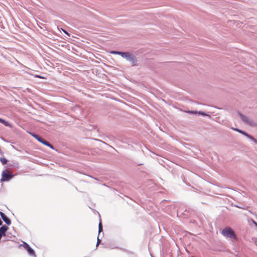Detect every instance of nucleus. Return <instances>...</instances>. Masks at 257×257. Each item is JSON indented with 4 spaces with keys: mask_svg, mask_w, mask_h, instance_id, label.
<instances>
[{
    "mask_svg": "<svg viewBox=\"0 0 257 257\" xmlns=\"http://www.w3.org/2000/svg\"><path fill=\"white\" fill-rule=\"evenodd\" d=\"M223 236L230 238L236 239V236L234 231L230 227H226L222 231Z\"/></svg>",
    "mask_w": 257,
    "mask_h": 257,
    "instance_id": "nucleus-1",
    "label": "nucleus"
},
{
    "mask_svg": "<svg viewBox=\"0 0 257 257\" xmlns=\"http://www.w3.org/2000/svg\"><path fill=\"white\" fill-rule=\"evenodd\" d=\"M30 135L32 136L34 138L37 140L39 142L42 143L43 144L50 147V148L54 149V147L52 145L50 144L48 141L42 139L38 135H36L34 133H30Z\"/></svg>",
    "mask_w": 257,
    "mask_h": 257,
    "instance_id": "nucleus-2",
    "label": "nucleus"
},
{
    "mask_svg": "<svg viewBox=\"0 0 257 257\" xmlns=\"http://www.w3.org/2000/svg\"><path fill=\"white\" fill-rule=\"evenodd\" d=\"M14 175L10 174L8 171H4L2 172L1 182L9 181L13 177Z\"/></svg>",
    "mask_w": 257,
    "mask_h": 257,
    "instance_id": "nucleus-3",
    "label": "nucleus"
},
{
    "mask_svg": "<svg viewBox=\"0 0 257 257\" xmlns=\"http://www.w3.org/2000/svg\"><path fill=\"white\" fill-rule=\"evenodd\" d=\"M120 55L122 57L126 58L127 60L132 61L133 64V65H135V63H136L137 60L129 53L121 52V53H120Z\"/></svg>",
    "mask_w": 257,
    "mask_h": 257,
    "instance_id": "nucleus-4",
    "label": "nucleus"
},
{
    "mask_svg": "<svg viewBox=\"0 0 257 257\" xmlns=\"http://www.w3.org/2000/svg\"><path fill=\"white\" fill-rule=\"evenodd\" d=\"M238 114H239V116H240V117L241 118L242 120L244 122L246 123L248 125L252 126H255L256 125V123L255 122L249 120L247 117L243 115V114H242L240 113H239Z\"/></svg>",
    "mask_w": 257,
    "mask_h": 257,
    "instance_id": "nucleus-5",
    "label": "nucleus"
},
{
    "mask_svg": "<svg viewBox=\"0 0 257 257\" xmlns=\"http://www.w3.org/2000/svg\"><path fill=\"white\" fill-rule=\"evenodd\" d=\"M233 130L243 135L244 136H246V137H247L248 138L251 139V140H252L254 143H256L257 144V140L256 139H255L254 138H253L252 136H251L250 135H248V134H247L246 132H244V131H242L240 130H239L238 128H232Z\"/></svg>",
    "mask_w": 257,
    "mask_h": 257,
    "instance_id": "nucleus-6",
    "label": "nucleus"
},
{
    "mask_svg": "<svg viewBox=\"0 0 257 257\" xmlns=\"http://www.w3.org/2000/svg\"><path fill=\"white\" fill-rule=\"evenodd\" d=\"M0 215L2 218V219H3V220L6 222V223L8 225H10L11 224V220L8 218L6 215L5 214L2 212H0Z\"/></svg>",
    "mask_w": 257,
    "mask_h": 257,
    "instance_id": "nucleus-7",
    "label": "nucleus"
},
{
    "mask_svg": "<svg viewBox=\"0 0 257 257\" xmlns=\"http://www.w3.org/2000/svg\"><path fill=\"white\" fill-rule=\"evenodd\" d=\"M8 229V227L6 225H4L0 228L1 238H2V236L6 235V232L7 231Z\"/></svg>",
    "mask_w": 257,
    "mask_h": 257,
    "instance_id": "nucleus-8",
    "label": "nucleus"
},
{
    "mask_svg": "<svg viewBox=\"0 0 257 257\" xmlns=\"http://www.w3.org/2000/svg\"><path fill=\"white\" fill-rule=\"evenodd\" d=\"M24 246L30 254L33 255L35 253L34 250L27 243H25Z\"/></svg>",
    "mask_w": 257,
    "mask_h": 257,
    "instance_id": "nucleus-9",
    "label": "nucleus"
},
{
    "mask_svg": "<svg viewBox=\"0 0 257 257\" xmlns=\"http://www.w3.org/2000/svg\"><path fill=\"white\" fill-rule=\"evenodd\" d=\"M0 122L4 124L5 126L11 127V125L9 122L3 119V118H0Z\"/></svg>",
    "mask_w": 257,
    "mask_h": 257,
    "instance_id": "nucleus-10",
    "label": "nucleus"
},
{
    "mask_svg": "<svg viewBox=\"0 0 257 257\" xmlns=\"http://www.w3.org/2000/svg\"><path fill=\"white\" fill-rule=\"evenodd\" d=\"M0 161L3 165L6 164L7 163V160L5 158H0Z\"/></svg>",
    "mask_w": 257,
    "mask_h": 257,
    "instance_id": "nucleus-11",
    "label": "nucleus"
},
{
    "mask_svg": "<svg viewBox=\"0 0 257 257\" xmlns=\"http://www.w3.org/2000/svg\"><path fill=\"white\" fill-rule=\"evenodd\" d=\"M102 231V225L101 222L99 223V233Z\"/></svg>",
    "mask_w": 257,
    "mask_h": 257,
    "instance_id": "nucleus-12",
    "label": "nucleus"
},
{
    "mask_svg": "<svg viewBox=\"0 0 257 257\" xmlns=\"http://www.w3.org/2000/svg\"><path fill=\"white\" fill-rule=\"evenodd\" d=\"M110 53L114 54H119V55H120V53H121V52H118V51H112L110 52Z\"/></svg>",
    "mask_w": 257,
    "mask_h": 257,
    "instance_id": "nucleus-13",
    "label": "nucleus"
},
{
    "mask_svg": "<svg viewBox=\"0 0 257 257\" xmlns=\"http://www.w3.org/2000/svg\"><path fill=\"white\" fill-rule=\"evenodd\" d=\"M36 77H38V78H43V79H45V77L40 76L39 75H36Z\"/></svg>",
    "mask_w": 257,
    "mask_h": 257,
    "instance_id": "nucleus-14",
    "label": "nucleus"
},
{
    "mask_svg": "<svg viewBox=\"0 0 257 257\" xmlns=\"http://www.w3.org/2000/svg\"><path fill=\"white\" fill-rule=\"evenodd\" d=\"M187 112H188L189 113H196L195 112L192 111H188Z\"/></svg>",
    "mask_w": 257,
    "mask_h": 257,
    "instance_id": "nucleus-15",
    "label": "nucleus"
},
{
    "mask_svg": "<svg viewBox=\"0 0 257 257\" xmlns=\"http://www.w3.org/2000/svg\"><path fill=\"white\" fill-rule=\"evenodd\" d=\"M199 113L201 114H202L203 115H205V114L204 112H199Z\"/></svg>",
    "mask_w": 257,
    "mask_h": 257,
    "instance_id": "nucleus-16",
    "label": "nucleus"
},
{
    "mask_svg": "<svg viewBox=\"0 0 257 257\" xmlns=\"http://www.w3.org/2000/svg\"><path fill=\"white\" fill-rule=\"evenodd\" d=\"M63 32H64V33L66 34L67 35H69V34L65 31V30H63Z\"/></svg>",
    "mask_w": 257,
    "mask_h": 257,
    "instance_id": "nucleus-17",
    "label": "nucleus"
},
{
    "mask_svg": "<svg viewBox=\"0 0 257 257\" xmlns=\"http://www.w3.org/2000/svg\"><path fill=\"white\" fill-rule=\"evenodd\" d=\"M2 221H1V220L0 219V226L2 225Z\"/></svg>",
    "mask_w": 257,
    "mask_h": 257,
    "instance_id": "nucleus-18",
    "label": "nucleus"
},
{
    "mask_svg": "<svg viewBox=\"0 0 257 257\" xmlns=\"http://www.w3.org/2000/svg\"><path fill=\"white\" fill-rule=\"evenodd\" d=\"M100 241V240L99 239V238H98V240H97V244L98 243V242Z\"/></svg>",
    "mask_w": 257,
    "mask_h": 257,
    "instance_id": "nucleus-19",
    "label": "nucleus"
}]
</instances>
